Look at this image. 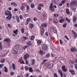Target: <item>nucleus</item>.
Instances as JSON below:
<instances>
[{
  "label": "nucleus",
  "mask_w": 77,
  "mask_h": 77,
  "mask_svg": "<svg viewBox=\"0 0 77 77\" xmlns=\"http://www.w3.org/2000/svg\"><path fill=\"white\" fill-rule=\"evenodd\" d=\"M49 10L52 12H54V11H55V10L54 8L53 5L52 3L50 4L49 7Z\"/></svg>",
  "instance_id": "nucleus-1"
},
{
  "label": "nucleus",
  "mask_w": 77,
  "mask_h": 77,
  "mask_svg": "<svg viewBox=\"0 0 77 77\" xmlns=\"http://www.w3.org/2000/svg\"><path fill=\"white\" fill-rule=\"evenodd\" d=\"M26 4L23 3L21 4V7L20 8V9L22 11H25V6H26Z\"/></svg>",
  "instance_id": "nucleus-2"
},
{
  "label": "nucleus",
  "mask_w": 77,
  "mask_h": 77,
  "mask_svg": "<svg viewBox=\"0 0 77 77\" xmlns=\"http://www.w3.org/2000/svg\"><path fill=\"white\" fill-rule=\"evenodd\" d=\"M47 24L45 23H42L41 26V29L43 30V31H44V29L43 27H47Z\"/></svg>",
  "instance_id": "nucleus-3"
},
{
  "label": "nucleus",
  "mask_w": 77,
  "mask_h": 77,
  "mask_svg": "<svg viewBox=\"0 0 77 77\" xmlns=\"http://www.w3.org/2000/svg\"><path fill=\"white\" fill-rule=\"evenodd\" d=\"M74 61L73 60H70L69 61V63L71 65V67L72 68H73V66H74Z\"/></svg>",
  "instance_id": "nucleus-4"
},
{
  "label": "nucleus",
  "mask_w": 77,
  "mask_h": 77,
  "mask_svg": "<svg viewBox=\"0 0 77 77\" xmlns=\"http://www.w3.org/2000/svg\"><path fill=\"white\" fill-rule=\"evenodd\" d=\"M12 18V14H10V15L7 17L6 18V20L7 21H10L11 20V18Z\"/></svg>",
  "instance_id": "nucleus-5"
},
{
  "label": "nucleus",
  "mask_w": 77,
  "mask_h": 77,
  "mask_svg": "<svg viewBox=\"0 0 77 77\" xmlns=\"http://www.w3.org/2000/svg\"><path fill=\"white\" fill-rule=\"evenodd\" d=\"M65 67L66 66H62L61 68L62 69V70H63V71H64V72H66L67 71V69H66V68H65Z\"/></svg>",
  "instance_id": "nucleus-6"
},
{
  "label": "nucleus",
  "mask_w": 77,
  "mask_h": 77,
  "mask_svg": "<svg viewBox=\"0 0 77 77\" xmlns=\"http://www.w3.org/2000/svg\"><path fill=\"white\" fill-rule=\"evenodd\" d=\"M42 48L43 50H46L47 49V45H42Z\"/></svg>",
  "instance_id": "nucleus-7"
},
{
  "label": "nucleus",
  "mask_w": 77,
  "mask_h": 77,
  "mask_svg": "<svg viewBox=\"0 0 77 77\" xmlns=\"http://www.w3.org/2000/svg\"><path fill=\"white\" fill-rule=\"evenodd\" d=\"M4 41L6 42H7V43H9L10 41H11V40H10L9 38H6L4 39Z\"/></svg>",
  "instance_id": "nucleus-8"
},
{
  "label": "nucleus",
  "mask_w": 77,
  "mask_h": 77,
  "mask_svg": "<svg viewBox=\"0 0 77 77\" xmlns=\"http://www.w3.org/2000/svg\"><path fill=\"white\" fill-rule=\"evenodd\" d=\"M5 15H9L10 14H11V11H5Z\"/></svg>",
  "instance_id": "nucleus-9"
},
{
  "label": "nucleus",
  "mask_w": 77,
  "mask_h": 77,
  "mask_svg": "<svg viewBox=\"0 0 77 77\" xmlns=\"http://www.w3.org/2000/svg\"><path fill=\"white\" fill-rule=\"evenodd\" d=\"M29 54H26L24 55L23 57V59H27L28 57H29Z\"/></svg>",
  "instance_id": "nucleus-10"
},
{
  "label": "nucleus",
  "mask_w": 77,
  "mask_h": 77,
  "mask_svg": "<svg viewBox=\"0 0 77 77\" xmlns=\"http://www.w3.org/2000/svg\"><path fill=\"white\" fill-rule=\"evenodd\" d=\"M71 51L72 52H74L75 51L76 52H77V49L75 48H72L70 49Z\"/></svg>",
  "instance_id": "nucleus-11"
},
{
  "label": "nucleus",
  "mask_w": 77,
  "mask_h": 77,
  "mask_svg": "<svg viewBox=\"0 0 77 77\" xmlns=\"http://www.w3.org/2000/svg\"><path fill=\"white\" fill-rule=\"evenodd\" d=\"M66 12L67 14L68 15H69V14H70V11H69V9H68V8H67L66 9Z\"/></svg>",
  "instance_id": "nucleus-12"
},
{
  "label": "nucleus",
  "mask_w": 77,
  "mask_h": 77,
  "mask_svg": "<svg viewBox=\"0 0 77 77\" xmlns=\"http://www.w3.org/2000/svg\"><path fill=\"white\" fill-rule=\"evenodd\" d=\"M58 72L59 74L60 75L61 77H63V75H62L63 73H62V71L60 70H58Z\"/></svg>",
  "instance_id": "nucleus-13"
},
{
  "label": "nucleus",
  "mask_w": 77,
  "mask_h": 77,
  "mask_svg": "<svg viewBox=\"0 0 77 77\" xmlns=\"http://www.w3.org/2000/svg\"><path fill=\"white\" fill-rule=\"evenodd\" d=\"M53 21L54 24H56V23H57V19L56 18H54L53 20Z\"/></svg>",
  "instance_id": "nucleus-14"
},
{
  "label": "nucleus",
  "mask_w": 77,
  "mask_h": 77,
  "mask_svg": "<svg viewBox=\"0 0 77 77\" xmlns=\"http://www.w3.org/2000/svg\"><path fill=\"white\" fill-rule=\"evenodd\" d=\"M39 53L41 55H42V54H45V52H43V51L41 50L39 51Z\"/></svg>",
  "instance_id": "nucleus-15"
},
{
  "label": "nucleus",
  "mask_w": 77,
  "mask_h": 77,
  "mask_svg": "<svg viewBox=\"0 0 77 77\" xmlns=\"http://www.w3.org/2000/svg\"><path fill=\"white\" fill-rule=\"evenodd\" d=\"M75 4V1H73L71 3H70V5L71 6H74V5Z\"/></svg>",
  "instance_id": "nucleus-16"
},
{
  "label": "nucleus",
  "mask_w": 77,
  "mask_h": 77,
  "mask_svg": "<svg viewBox=\"0 0 77 77\" xmlns=\"http://www.w3.org/2000/svg\"><path fill=\"white\" fill-rule=\"evenodd\" d=\"M4 71L5 72H8V70L6 67L5 66L4 67Z\"/></svg>",
  "instance_id": "nucleus-17"
},
{
  "label": "nucleus",
  "mask_w": 77,
  "mask_h": 77,
  "mask_svg": "<svg viewBox=\"0 0 77 77\" xmlns=\"http://www.w3.org/2000/svg\"><path fill=\"white\" fill-rule=\"evenodd\" d=\"M53 66V63L50 64L48 65V68H51Z\"/></svg>",
  "instance_id": "nucleus-18"
},
{
  "label": "nucleus",
  "mask_w": 77,
  "mask_h": 77,
  "mask_svg": "<svg viewBox=\"0 0 77 77\" xmlns=\"http://www.w3.org/2000/svg\"><path fill=\"white\" fill-rule=\"evenodd\" d=\"M12 66L13 69H14V70H15V68H16L15 64H14V63H12Z\"/></svg>",
  "instance_id": "nucleus-19"
},
{
  "label": "nucleus",
  "mask_w": 77,
  "mask_h": 77,
  "mask_svg": "<svg viewBox=\"0 0 77 77\" xmlns=\"http://www.w3.org/2000/svg\"><path fill=\"white\" fill-rule=\"evenodd\" d=\"M29 72H33V68H32V67H29Z\"/></svg>",
  "instance_id": "nucleus-20"
},
{
  "label": "nucleus",
  "mask_w": 77,
  "mask_h": 77,
  "mask_svg": "<svg viewBox=\"0 0 77 77\" xmlns=\"http://www.w3.org/2000/svg\"><path fill=\"white\" fill-rule=\"evenodd\" d=\"M19 48H20V46H19V45H16L15 47V48L17 50H18Z\"/></svg>",
  "instance_id": "nucleus-21"
},
{
  "label": "nucleus",
  "mask_w": 77,
  "mask_h": 77,
  "mask_svg": "<svg viewBox=\"0 0 77 77\" xmlns=\"http://www.w3.org/2000/svg\"><path fill=\"white\" fill-rule=\"evenodd\" d=\"M69 71L72 74H75V72H74V70H69Z\"/></svg>",
  "instance_id": "nucleus-22"
},
{
  "label": "nucleus",
  "mask_w": 77,
  "mask_h": 77,
  "mask_svg": "<svg viewBox=\"0 0 77 77\" xmlns=\"http://www.w3.org/2000/svg\"><path fill=\"white\" fill-rule=\"evenodd\" d=\"M14 33H15L16 35H17V34L18 33V29H16L15 31V30H14Z\"/></svg>",
  "instance_id": "nucleus-23"
},
{
  "label": "nucleus",
  "mask_w": 77,
  "mask_h": 77,
  "mask_svg": "<svg viewBox=\"0 0 77 77\" xmlns=\"http://www.w3.org/2000/svg\"><path fill=\"white\" fill-rule=\"evenodd\" d=\"M19 62H20V63L24 64L25 63H24V61L23 60H19Z\"/></svg>",
  "instance_id": "nucleus-24"
},
{
  "label": "nucleus",
  "mask_w": 77,
  "mask_h": 77,
  "mask_svg": "<svg viewBox=\"0 0 77 77\" xmlns=\"http://www.w3.org/2000/svg\"><path fill=\"white\" fill-rule=\"evenodd\" d=\"M76 20H77V18H76V17L74 16L73 17V22L74 23H75Z\"/></svg>",
  "instance_id": "nucleus-25"
},
{
  "label": "nucleus",
  "mask_w": 77,
  "mask_h": 77,
  "mask_svg": "<svg viewBox=\"0 0 77 77\" xmlns=\"http://www.w3.org/2000/svg\"><path fill=\"white\" fill-rule=\"evenodd\" d=\"M35 59H33L32 60V65H35Z\"/></svg>",
  "instance_id": "nucleus-26"
},
{
  "label": "nucleus",
  "mask_w": 77,
  "mask_h": 77,
  "mask_svg": "<svg viewBox=\"0 0 77 77\" xmlns=\"http://www.w3.org/2000/svg\"><path fill=\"white\" fill-rule=\"evenodd\" d=\"M35 5H34V4L33 3L31 4L30 5V7L31 8H35Z\"/></svg>",
  "instance_id": "nucleus-27"
},
{
  "label": "nucleus",
  "mask_w": 77,
  "mask_h": 77,
  "mask_svg": "<svg viewBox=\"0 0 77 77\" xmlns=\"http://www.w3.org/2000/svg\"><path fill=\"white\" fill-rule=\"evenodd\" d=\"M64 21V19H60L59 20L60 23H63Z\"/></svg>",
  "instance_id": "nucleus-28"
},
{
  "label": "nucleus",
  "mask_w": 77,
  "mask_h": 77,
  "mask_svg": "<svg viewBox=\"0 0 77 77\" xmlns=\"http://www.w3.org/2000/svg\"><path fill=\"white\" fill-rule=\"evenodd\" d=\"M16 19L17 22H18V23H20V19H19V17H18V16H17V17Z\"/></svg>",
  "instance_id": "nucleus-29"
},
{
  "label": "nucleus",
  "mask_w": 77,
  "mask_h": 77,
  "mask_svg": "<svg viewBox=\"0 0 77 77\" xmlns=\"http://www.w3.org/2000/svg\"><path fill=\"white\" fill-rule=\"evenodd\" d=\"M43 19H44V20H45L47 18V16H46V15L44 14L43 16Z\"/></svg>",
  "instance_id": "nucleus-30"
},
{
  "label": "nucleus",
  "mask_w": 77,
  "mask_h": 77,
  "mask_svg": "<svg viewBox=\"0 0 77 77\" xmlns=\"http://www.w3.org/2000/svg\"><path fill=\"white\" fill-rule=\"evenodd\" d=\"M13 52L14 53V54H16L18 53L17 51H15V50L14 49H13Z\"/></svg>",
  "instance_id": "nucleus-31"
},
{
  "label": "nucleus",
  "mask_w": 77,
  "mask_h": 77,
  "mask_svg": "<svg viewBox=\"0 0 77 77\" xmlns=\"http://www.w3.org/2000/svg\"><path fill=\"white\" fill-rule=\"evenodd\" d=\"M53 32L54 33H57V30L55 28H54L53 29Z\"/></svg>",
  "instance_id": "nucleus-32"
},
{
  "label": "nucleus",
  "mask_w": 77,
  "mask_h": 77,
  "mask_svg": "<svg viewBox=\"0 0 77 77\" xmlns=\"http://www.w3.org/2000/svg\"><path fill=\"white\" fill-rule=\"evenodd\" d=\"M24 59L25 60V62L26 64V65H28V64H29V62H28V61H27V60L26 59Z\"/></svg>",
  "instance_id": "nucleus-33"
},
{
  "label": "nucleus",
  "mask_w": 77,
  "mask_h": 77,
  "mask_svg": "<svg viewBox=\"0 0 77 77\" xmlns=\"http://www.w3.org/2000/svg\"><path fill=\"white\" fill-rule=\"evenodd\" d=\"M29 26L31 29H32V28L33 27V24L32 23H30Z\"/></svg>",
  "instance_id": "nucleus-34"
},
{
  "label": "nucleus",
  "mask_w": 77,
  "mask_h": 77,
  "mask_svg": "<svg viewBox=\"0 0 77 77\" xmlns=\"http://www.w3.org/2000/svg\"><path fill=\"white\" fill-rule=\"evenodd\" d=\"M3 66H4V64H0V69L2 68L3 67Z\"/></svg>",
  "instance_id": "nucleus-35"
},
{
  "label": "nucleus",
  "mask_w": 77,
  "mask_h": 77,
  "mask_svg": "<svg viewBox=\"0 0 77 77\" xmlns=\"http://www.w3.org/2000/svg\"><path fill=\"white\" fill-rule=\"evenodd\" d=\"M29 67L27 66H26L25 67V69H26V70L27 71H28V70H29Z\"/></svg>",
  "instance_id": "nucleus-36"
},
{
  "label": "nucleus",
  "mask_w": 77,
  "mask_h": 77,
  "mask_svg": "<svg viewBox=\"0 0 77 77\" xmlns=\"http://www.w3.org/2000/svg\"><path fill=\"white\" fill-rule=\"evenodd\" d=\"M38 6L40 7H43L44 6V4H40L38 5Z\"/></svg>",
  "instance_id": "nucleus-37"
},
{
  "label": "nucleus",
  "mask_w": 77,
  "mask_h": 77,
  "mask_svg": "<svg viewBox=\"0 0 77 77\" xmlns=\"http://www.w3.org/2000/svg\"><path fill=\"white\" fill-rule=\"evenodd\" d=\"M37 44L38 45H40L41 44V42L40 40H38L37 41Z\"/></svg>",
  "instance_id": "nucleus-38"
},
{
  "label": "nucleus",
  "mask_w": 77,
  "mask_h": 77,
  "mask_svg": "<svg viewBox=\"0 0 77 77\" xmlns=\"http://www.w3.org/2000/svg\"><path fill=\"white\" fill-rule=\"evenodd\" d=\"M34 39H35V36L34 35L32 36L31 38V40H33Z\"/></svg>",
  "instance_id": "nucleus-39"
},
{
  "label": "nucleus",
  "mask_w": 77,
  "mask_h": 77,
  "mask_svg": "<svg viewBox=\"0 0 77 77\" xmlns=\"http://www.w3.org/2000/svg\"><path fill=\"white\" fill-rule=\"evenodd\" d=\"M54 16L56 18H57L59 16V14H54Z\"/></svg>",
  "instance_id": "nucleus-40"
},
{
  "label": "nucleus",
  "mask_w": 77,
  "mask_h": 77,
  "mask_svg": "<svg viewBox=\"0 0 77 77\" xmlns=\"http://www.w3.org/2000/svg\"><path fill=\"white\" fill-rule=\"evenodd\" d=\"M66 20L69 23H70V20L69 19H68L67 17H66Z\"/></svg>",
  "instance_id": "nucleus-41"
},
{
  "label": "nucleus",
  "mask_w": 77,
  "mask_h": 77,
  "mask_svg": "<svg viewBox=\"0 0 77 77\" xmlns=\"http://www.w3.org/2000/svg\"><path fill=\"white\" fill-rule=\"evenodd\" d=\"M31 21V19L29 18H28L26 20V21L29 23V21Z\"/></svg>",
  "instance_id": "nucleus-42"
},
{
  "label": "nucleus",
  "mask_w": 77,
  "mask_h": 77,
  "mask_svg": "<svg viewBox=\"0 0 77 77\" xmlns=\"http://www.w3.org/2000/svg\"><path fill=\"white\" fill-rule=\"evenodd\" d=\"M5 59H4L2 60H1V63H4L5 62Z\"/></svg>",
  "instance_id": "nucleus-43"
},
{
  "label": "nucleus",
  "mask_w": 77,
  "mask_h": 77,
  "mask_svg": "<svg viewBox=\"0 0 77 77\" xmlns=\"http://www.w3.org/2000/svg\"><path fill=\"white\" fill-rule=\"evenodd\" d=\"M66 23H65L63 25V27H64V28H65L66 27Z\"/></svg>",
  "instance_id": "nucleus-44"
},
{
  "label": "nucleus",
  "mask_w": 77,
  "mask_h": 77,
  "mask_svg": "<svg viewBox=\"0 0 77 77\" xmlns=\"http://www.w3.org/2000/svg\"><path fill=\"white\" fill-rule=\"evenodd\" d=\"M44 31H43V30L42 29V31L41 32V35H43L44 34Z\"/></svg>",
  "instance_id": "nucleus-45"
},
{
  "label": "nucleus",
  "mask_w": 77,
  "mask_h": 77,
  "mask_svg": "<svg viewBox=\"0 0 77 77\" xmlns=\"http://www.w3.org/2000/svg\"><path fill=\"white\" fill-rule=\"evenodd\" d=\"M26 10L27 11H29V5L26 6Z\"/></svg>",
  "instance_id": "nucleus-46"
},
{
  "label": "nucleus",
  "mask_w": 77,
  "mask_h": 77,
  "mask_svg": "<svg viewBox=\"0 0 77 77\" xmlns=\"http://www.w3.org/2000/svg\"><path fill=\"white\" fill-rule=\"evenodd\" d=\"M74 37L75 38H77V34L76 32L74 34Z\"/></svg>",
  "instance_id": "nucleus-47"
},
{
  "label": "nucleus",
  "mask_w": 77,
  "mask_h": 77,
  "mask_svg": "<svg viewBox=\"0 0 77 77\" xmlns=\"http://www.w3.org/2000/svg\"><path fill=\"white\" fill-rule=\"evenodd\" d=\"M21 32L22 33H23L24 32V29H23V28H22L21 29Z\"/></svg>",
  "instance_id": "nucleus-48"
},
{
  "label": "nucleus",
  "mask_w": 77,
  "mask_h": 77,
  "mask_svg": "<svg viewBox=\"0 0 77 77\" xmlns=\"http://www.w3.org/2000/svg\"><path fill=\"white\" fill-rule=\"evenodd\" d=\"M37 8H38V10H40V11H41V9H42V8L39 6Z\"/></svg>",
  "instance_id": "nucleus-49"
},
{
  "label": "nucleus",
  "mask_w": 77,
  "mask_h": 77,
  "mask_svg": "<svg viewBox=\"0 0 77 77\" xmlns=\"http://www.w3.org/2000/svg\"><path fill=\"white\" fill-rule=\"evenodd\" d=\"M0 50H2V44L0 43Z\"/></svg>",
  "instance_id": "nucleus-50"
},
{
  "label": "nucleus",
  "mask_w": 77,
  "mask_h": 77,
  "mask_svg": "<svg viewBox=\"0 0 77 77\" xmlns=\"http://www.w3.org/2000/svg\"><path fill=\"white\" fill-rule=\"evenodd\" d=\"M64 37L66 38V39H67V40H69V38H68V37H67V35H65L64 36Z\"/></svg>",
  "instance_id": "nucleus-51"
},
{
  "label": "nucleus",
  "mask_w": 77,
  "mask_h": 77,
  "mask_svg": "<svg viewBox=\"0 0 77 77\" xmlns=\"http://www.w3.org/2000/svg\"><path fill=\"white\" fill-rule=\"evenodd\" d=\"M46 57H50V54H48L46 55Z\"/></svg>",
  "instance_id": "nucleus-52"
},
{
  "label": "nucleus",
  "mask_w": 77,
  "mask_h": 77,
  "mask_svg": "<svg viewBox=\"0 0 77 77\" xmlns=\"http://www.w3.org/2000/svg\"><path fill=\"white\" fill-rule=\"evenodd\" d=\"M75 68L77 69V63H75Z\"/></svg>",
  "instance_id": "nucleus-53"
},
{
  "label": "nucleus",
  "mask_w": 77,
  "mask_h": 77,
  "mask_svg": "<svg viewBox=\"0 0 77 77\" xmlns=\"http://www.w3.org/2000/svg\"><path fill=\"white\" fill-rule=\"evenodd\" d=\"M23 48L24 50H26V48H27V46H25Z\"/></svg>",
  "instance_id": "nucleus-54"
},
{
  "label": "nucleus",
  "mask_w": 77,
  "mask_h": 77,
  "mask_svg": "<svg viewBox=\"0 0 77 77\" xmlns=\"http://www.w3.org/2000/svg\"><path fill=\"white\" fill-rule=\"evenodd\" d=\"M72 9L73 11H74V10H75V9H76V8L73 7L72 8Z\"/></svg>",
  "instance_id": "nucleus-55"
},
{
  "label": "nucleus",
  "mask_w": 77,
  "mask_h": 77,
  "mask_svg": "<svg viewBox=\"0 0 77 77\" xmlns=\"http://www.w3.org/2000/svg\"><path fill=\"white\" fill-rule=\"evenodd\" d=\"M20 18L21 20H23V16H22V15H20Z\"/></svg>",
  "instance_id": "nucleus-56"
},
{
  "label": "nucleus",
  "mask_w": 77,
  "mask_h": 77,
  "mask_svg": "<svg viewBox=\"0 0 77 77\" xmlns=\"http://www.w3.org/2000/svg\"><path fill=\"white\" fill-rule=\"evenodd\" d=\"M23 39L24 41H25L27 39V38L26 37H23Z\"/></svg>",
  "instance_id": "nucleus-57"
},
{
  "label": "nucleus",
  "mask_w": 77,
  "mask_h": 77,
  "mask_svg": "<svg viewBox=\"0 0 77 77\" xmlns=\"http://www.w3.org/2000/svg\"><path fill=\"white\" fill-rule=\"evenodd\" d=\"M54 77H58L57 76V75L56 74V73H54Z\"/></svg>",
  "instance_id": "nucleus-58"
},
{
  "label": "nucleus",
  "mask_w": 77,
  "mask_h": 77,
  "mask_svg": "<svg viewBox=\"0 0 77 77\" xmlns=\"http://www.w3.org/2000/svg\"><path fill=\"white\" fill-rule=\"evenodd\" d=\"M34 21H37V19H36V18L35 17H34Z\"/></svg>",
  "instance_id": "nucleus-59"
},
{
  "label": "nucleus",
  "mask_w": 77,
  "mask_h": 77,
  "mask_svg": "<svg viewBox=\"0 0 77 77\" xmlns=\"http://www.w3.org/2000/svg\"><path fill=\"white\" fill-rule=\"evenodd\" d=\"M15 3L14 2H11V5L12 6V5H15Z\"/></svg>",
  "instance_id": "nucleus-60"
},
{
  "label": "nucleus",
  "mask_w": 77,
  "mask_h": 77,
  "mask_svg": "<svg viewBox=\"0 0 77 77\" xmlns=\"http://www.w3.org/2000/svg\"><path fill=\"white\" fill-rule=\"evenodd\" d=\"M18 10V9L16 8L14 9V11L15 12H17V11Z\"/></svg>",
  "instance_id": "nucleus-61"
},
{
  "label": "nucleus",
  "mask_w": 77,
  "mask_h": 77,
  "mask_svg": "<svg viewBox=\"0 0 77 77\" xmlns=\"http://www.w3.org/2000/svg\"><path fill=\"white\" fill-rule=\"evenodd\" d=\"M62 3H64L65 2V0H63L61 2Z\"/></svg>",
  "instance_id": "nucleus-62"
},
{
  "label": "nucleus",
  "mask_w": 77,
  "mask_h": 77,
  "mask_svg": "<svg viewBox=\"0 0 77 77\" xmlns=\"http://www.w3.org/2000/svg\"><path fill=\"white\" fill-rule=\"evenodd\" d=\"M10 74L11 75H13V74H14V72H12L10 73Z\"/></svg>",
  "instance_id": "nucleus-63"
},
{
  "label": "nucleus",
  "mask_w": 77,
  "mask_h": 77,
  "mask_svg": "<svg viewBox=\"0 0 77 77\" xmlns=\"http://www.w3.org/2000/svg\"><path fill=\"white\" fill-rule=\"evenodd\" d=\"M62 3H60L59 4V6H62Z\"/></svg>",
  "instance_id": "nucleus-64"
}]
</instances>
